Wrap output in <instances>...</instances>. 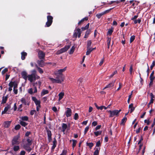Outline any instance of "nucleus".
<instances>
[{
	"label": "nucleus",
	"mask_w": 155,
	"mask_h": 155,
	"mask_svg": "<svg viewBox=\"0 0 155 155\" xmlns=\"http://www.w3.org/2000/svg\"><path fill=\"white\" fill-rule=\"evenodd\" d=\"M67 67H65L63 69H59L56 71L55 74L57 76L56 79L49 78V79L53 83H61L64 81V78L62 73L65 71Z\"/></svg>",
	"instance_id": "obj_1"
},
{
	"label": "nucleus",
	"mask_w": 155,
	"mask_h": 155,
	"mask_svg": "<svg viewBox=\"0 0 155 155\" xmlns=\"http://www.w3.org/2000/svg\"><path fill=\"white\" fill-rule=\"evenodd\" d=\"M40 77L38 75H35L33 74H30L28 75V79L30 82L35 81L36 79H39Z\"/></svg>",
	"instance_id": "obj_2"
},
{
	"label": "nucleus",
	"mask_w": 155,
	"mask_h": 155,
	"mask_svg": "<svg viewBox=\"0 0 155 155\" xmlns=\"http://www.w3.org/2000/svg\"><path fill=\"white\" fill-rule=\"evenodd\" d=\"M120 111L121 110H115L113 111H107L108 112L110 113V117H112L115 115L117 116Z\"/></svg>",
	"instance_id": "obj_3"
},
{
	"label": "nucleus",
	"mask_w": 155,
	"mask_h": 155,
	"mask_svg": "<svg viewBox=\"0 0 155 155\" xmlns=\"http://www.w3.org/2000/svg\"><path fill=\"white\" fill-rule=\"evenodd\" d=\"M19 137L20 136L19 135L15 136L12 141V144L13 145L15 144H19L20 142L19 140Z\"/></svg>",
	"instance_id": "obj_4"
},
{
	"label": "nucleus",
	"mask_w": 155,
	"mask_h": 155,
	"mask_svg": "<svg viewBox=\"0 0 155 155\" xmlns=\"http://www.w3.org/2000/svg\"><path fill=\"white\" fill-rule=\"evenodd\" d=\"M71 46L70 45L65 46L64 48H61L57 52V54H60L64 52L67 51Z\"/></svg>",
	"instance_id": "obj_5"
},
{
	"label": "nucleus",
	"mask_w": 155,
	"mask_h": 155,
	"mask_svg": "<svg viewBox=\"0 0 155 155\" xmlns=\"http://www.w3.org/2000/svg\"><path fill=\"white\" fill-rule=\"evenodd\" d=\"M47 21L46 23V25L47 27L50 26L52 22L53 18L51 16H48L47 17Z\"/></svg>",
	"instance_id": "obj_6"
},
{
	"label": "nucleus",
	"mask_w": 155,
	"mask_h": 155,
	"mask_svg": "<svg viewBox=\"0 0 155 155\" xmlns=\"http://www.w3.org/2000/svg\"><path fill=\"white\" fill-rule=\"evenodd\" d=\"M81 32L80 29H77L75 31V32L73 36L76 38L77 36H78V37L80 38L81 36Z\"/></svg>",
	"instance_id": "obj_7"
},
{
	"label": "nucleus",
	"mask_w": 155,
	"mask_h": 155,
	"mask_svg": "<svg viewBox=\"0 0 155 155\" xmlns=\"http://www.w3.org/2000/svg\"><path fill=\"white\" fill-rule=\"evenodd\" d=\"M65 112V114L67 117H70L71 115L72 111L71 109L69 108H67Z\"/></svg>",
	"instance_id": "obj_8"
},
{
	"label": "nucleus",
	"mask_w": 155,
	"mask_h": 155,
	"mask_svg": "<svg viewBox=\"0 0 155 155\" xmlns=\"http://www.w3.org/2000/svg\"><path fill=\"white\" fill-rule=\"evenodd\" d=\"M111 9L109 10H107L103 12H102L101 13L98 14L96 15V16L98 18H100L102 15L109 12Z\"/></svg>",
	"instance_id": "obj_9"
},
{
	"label": "nucleus",
	"mask_w": 155,
	"mask_h": 155,
	"mask_svg": "<svg viewBox=\"0 0 155 155\" xmlns=\"http://www.w3.org/2000/svg\"><path fill=\"white\" fill-rule=\"evenodd\" d=\"M16 83L15 82H10L8 84V86L9 87L8 88V91H11L12 90V87H14L15 85L16 84Z\"/></svg>",
	"instance_id": "obj_10"
},
{
	"label": "nucleus",
	"mask_w": 155,
	"mask_h": 155,
	"mask_svg": "<svg viewBox=\"0 0 155 155\" xmlns=\"http://www.w3.org/2000/svg\"><path fill=\"white\" fill-rule=\"evenodd\" d=\"M32 99L34 102L36 106H40V101L39 100H38L36 97H32Z\"/></svg>",
	"instance_id": "obj_11"
},
{
	"label": "nucleus",
	"mask_w": 155,
	"mask_h": 155,
	"mask_svg": "<svg viewBox=\"0 0 155 155\" xmlns=\"http://www.w3.org/2000/svg\"><path fill=\"white\" fill-rule=\"evenodd\" d=\"M21 75L22 78L25 81L27 80V77H28V73L27 72L24 71L21 72Z\"/></svg>",
	"instance_id": "obj_12"
},
{
	"label": "nucleus",
	"mask_w": 155,
	"mask_h": 155,
	"mask_svg": "<svg viewBox=\"0 0 155 155\" xmlns=\"http://www.w3.org/2000/svg\"><path fill=\"white\" fill-rule=\"evenodd\" d=\"M115 82V80L112 81V82L109 83L108 84L106 85V86L103 89H104L106 88H110L113 87L114 85V84Z\"/></svg>",
	"instance_id": "obj_13"
},
{
	"label": "nucleus",
	"mask_w": 155,
	"mask_h": 155,
	"mask_svg": "<svg viewBox=\"0 0 155 155\" xmlns=\"http://www.w3.org/2000/svg\"><path fill=\"white\" fill-rule=\"evenodd\" d=\"M38 56L40 59H42L45 57V54L42 51H40L38 53Z\"/></svg>",
	"instance_id": "obj_14"
},
{
	"label": "nucleus",
	"mask_w": 155,
	"mask_h": 155,
	"mask_svg": "<svg viewBox=\"0 0 155 155\" xmlns=\"http://www.w3.org/2000/svg\"><path fill=\"white\" fill-rule=\"evenodd\" d=\"M30 145H31L28 144L24 145L23 147L26 150H27L29 152H30L31 150V148L30 147Z\"/></svg>",
	"instance_id": "obj_15"
},
{
	"label": "nucleus",
	"mask_w": 155,
	"mask_h": 155,
	"mask_svg": "<svg viewBox=\"0 0 155 155\" xmlns=\"http://www.w3.org/2000/svg\"><path fill=\"white\" fill-rule=\"evenodd\" d=\"M129 108L130 109L129 110L130 111V113H132L135 109V107H133V104L132 103L129 106Z\"/></svg>",
	"instance_id": "obj_16"
},
{
	"label": "nucleus",
	"mask_w": 155,
	"mask_h": 155,
	"mask_svg": "<svg viewBox=\"0 0 155 155\" xmlns=\"http://www.w3.org/2000/svg\"><path fill=\"white\" fill-rule=\"evenodd\" d=\"M95 151L94 152V155H98L99 154V151L100 149V147H95L94 149Z\"/></svg>",
	"instance_id": "obj_17"
},
{
	"label": "nucleus",
	"mask_w": 155,
	"mask_h": 155,
	"mask_svg": "<svg viewBox=\"0 0 155 155\" xmlns=\"http://www.w3.org/2000/svg\"><path fill=\"white\" fill-rule=\"evenodd\" d=\"M11 123V121H7L5 122L4 124V126L5 127H8L10 124Z\"/></svg>",
	"instance_id": "obj_18"
},
{
	"label": "nucleus",
	"mask_w": 155,
	"mask_h": 155,
	"mask_svg": "<svg viewBox=\"0 0 155 155\" xmlns=\"http://www.w3.org/2000/svg\"><path fill=\"white\" fill-rule=\"evenodd\" d=\"M62 131L64 132L65 130L66 129L67 127V125L66 124L63 123L62 125Z\"/></svg>",
	"instance_id": "obj_19"
},
{
	"label": "nucleus",
	"mask_w": 155,
	"mask_h": 155,
	"mask_svg": "<svg viewBox=\"0 0 155 155\" xmlns=\"http://www.w3.org/2000/svg\"><path fill=\"white\" fill-rule=\"evenodd\" d=\"M38 63L39 65L41 67H43L44 66V61L42 60L38 61Z\"/></svg>",
	"instance_id": "obj_20"
},
{
	"label": "nucleus",
	"mask_w": 155,
	"mask_h": 155,
	"mask_svg": "<svg viewBox=\"0 0 155 155\" xmlns=\"http://www.w3.org/2000/svg\"><path fill=\"white\" fill-rule=\"evenodd\" d=\"M64 96V93L63 92H61L60 93L58 94V96L59 97V100L60 101L61 99Z\"/></svg>",
	"instance_id": "obj_21"
},
{
	"label": "nucleus",
	"mask_w": 155,
	"mask_h": 155,
	"mask_svg": "<svg viewBox=\"0 0 155 155\" xmlns=\"http://www.w3.org/2000/svg\"><path fill=\"white\" fill-rule=\"evenodd\" d=\"M7 99L8 96L7 95L3 97H2V103L3 104L5 103L7 101Z\"/></svg>",
	"instance_id": "obj_22"
},
{
	"label": "nucleus",
	"mask_w": 155,
	"mask_h": 155,
	"mask_svg": "<svg viewBox=\"0 0 155 155\" xmlns=\"http://www.w3.org/2000/svg\"><path fill=\"white\" fill-rule=\"evenodd\" d=\"M47 134L48 137V139L49 140H51V133L50 130H47Z\"/></svg>",
	"instance_id": "obj_23"
},
{
	"label": "nucleus",
	"mask_w": 155,
	"mask_h": 155,
	"mask_svg": "<svg viewBox=\"0 0 155 155\" xmlns=\"http://www.w3.org/2000/svg\"><path fill=\"white\" fill-rule=\"evenodd\" d=\"M17 85H18L16 83L15 84V85L14 86V87L13 89V91L15 94H17L18 93V90L16 89L17 87Z\"/></svg>",
	"instance_id": "obj_24"
},
{
	"label": "nucleus",
	"mask_w": 155,
	"mask_h": 155,
	"mask_svg": "<svg viewBox=\"0 0 155 155\" xmlns=\"http://www.w3.org/2000/svg\"><path fill=\"white\" fill-rule=\"evenodd\" d=\"M53 145L51 147L52 151H53L55 147H56V141L54 140L53 142Z\"/></svg>",
	"instance_id": "obj_25"
},
{
	"label": "nucleus",
	"mask_w": 155,
	"mask_h": 155,
	"mask_svg": "<svg viewBox=\"0 0 155 155\" xmlns=\"http://www.w3.org/2000/svg\"><path fill=\"white\" fill-rule=\"evenodd\" d=\"M27 54L25 52H22L21 53V58L22 60H24L25 58V57L27 55Z\"/></svg>",
	"instance_id": "obj_26"
},
{
	"label": "nucleus",
	"mask_w": 155,
	"mask_h": 155,
	"mask_svg": "<svg viewBox=\"0 0 155 155\" xmlns=\"http://www.w3.org/2000/svg\"><path fill=\"white\" fill-rule=\"evenodd\" d=\"M127 120V118L126 117H124L121 120L120 124L124 125Z\"/></svg>",
	"instance_id": "obj_27"
},
{
	"label": "nucleus",
	"mask_w": 155,
	"mask_h": 155,
	"mask_svg": "<svg viewBox=\"0 0 155 155\" xmlns=\"http://www.w3.org/2000/svg\"><path fill=\"white\" fill-rule=\"evenodd\" d=\"M93 50L91 48H87V50L86 52V55H88L90 54V53Z\"/></svg>",
	"instance_id": "obj_28"
},
{
	"label": "nucleus",
	"mask_w": 155,
	"mask_h": 155,
	"mask_svg": "<svg viewBox=\"0 0 155 155\" xmlns=\"http://www.w3.org/2000/svg\"><path fill=\"white\" fill-rule=\"evenodd\" d=\"M9 108V107L8 106L5 107L4 110L2 112V114H3L5 113Z\"/></svg>",
	"instance_id": "obj_29"
},
{
	"label": "nucleus",
	"mask_w": 155,
	"mask_h": 155,
	"mask_svg": "<svg viewBox=\"0 0 155 155\" xmlns=\"http://www.w3.org/2000/svg\"><path fill=\"white\" fill-rule=\"evenodd\" d=\"M75 49V47L73 46L72 47L70 50L69 51V53L70 54H71L74 52Z\"/></svg>",
	"instance_id": "obj_30"
},
{
	"label": "nucleus",
	"mask_w": 155,
	"mask_h": 155,
	"mask_svg": "<svg viewBox=\"0 0 155 155\" xmlns=\"http://www.w3.org/2000/svg\"><path fill=\"white\" fill-rule=\"evenodd\" d=\"M86 145L88 146L90 149H91L94 145V144L92 143H87Z\"/></svg>",
	"instance_id": "obj_31"
},
{
	"label": "nucleus",
	"mask_w": 155,
	"mask_h": 155,
	"mask_svg": "<svg viewBox=\"0 0 155 155\" xmlns=\"http://www.w3.org/2000/svg\"><path fill=\"white\" fill-rule=\"evenodd\" d=\"M21 102H22V103L23 104H24L25 105H26L27 104L28 105L29 104V103H27L26 102V100L25 99V98H22L21 99Z\"/></svg>",
	"instance_id": "obj_32"
},
{
	"label": "nucleus",
	"mask_w": 155,
	"mask_h": 155,
	"mask_svg": "<svg viewBox=\"0 0 155 155\" xmlns=\"http://www.w3.org/2000/svg\"><path fill=\"white\" fill-rule=\"evenodd\" d=\"M89 23H88L85 26V27H82L81 28V29L82 31H84L86 29H87L89 27Z\"/></svg>",
	"instance_id": "obj_33"
},
{
	"label": "nucleus",
	"mask_w": 155,
	"mask_h": 155,
	"mask_svg": "<svg viewBox=\"0 0 155 155\" xmlns=\"http://www.w3.org/2000/svg\"><path fill=\"white\" fill-rule=\"evenodd\" d=\"M102 132V131H99L97 132H94V133L96 136H97L98 135H100L101 134Z\"/></svg>",
	"instance_id": "obj_34"
},
{
	"label": "nucleus",
	"mask_w": 155,
	"mask_h": 155,
	"mask_svg": "<svg viewBox=\"0 0 155 155\" xmlns=\"http://www.w3.org/2000/svg\"><path fill=\"white\" fill-rule=\"evenodd\" d=\"M71 141V140H70V141ZM72 141L73 142V144H72V147H73V148L74 147L76 146V144L77 143V140H72Z\"/></svg>",
	"instance_id": "obj_35"
},
{
	"label": "nucleus",
	"mask_w": 155,
	"mask_h": 155,
	"mask_svg": "<svg viewBox=\"0 0 155 155\" xmlns=\"http://www.w3.org/2000/svg\"><path fill=\"white\" fill-rule=\"evenodd\" d=\"M48 91L47 90H43L41 92V95H44L45 94H48Z\"/></svg>",
	"instance_id": "obj_36"
},
{
	"label": "nucleus",
	"mask_w": 155,
	"mask_h": 155,
	"mask_svg": "<svg viewBox=\"0 0 155 155\" xmlns=\"http://www.w3.org/2000/svg\"><path fill=\"white\" fill-rule=\"evenodd\" d=\"M113 31V29L112 28H111L110 29H109L108 30V32H107V35H111L112 34V33Z\"/></svg>",
	"instance_id": "obj_37"
},
{
	"label": "nucleus",
	"mask_w": 155,
	"mask_h": 155,
	"mask_svg": "<svg viewBox=\"0 0 155 155\" xmlns=\"http://www.w3.org/2000/svg\"><path fill=\"white\" fill-rule=\"evenodd\" d=\"M22 120L27 121L28 120V117L27 116L21 117L20 118Z\"/></svg>",
	"instance_id": "obj_38"
},
{
	"label": "nucleus",
	"mask_w": 155,
	"mask_h": 155,
	"mask_svg": "<svg viewBox=\"0 0 155 155\" xmlns=\"http://www.w3.org/2000/svg\"><path fill=\"white\" fill-rule=\"evenodd\" d=\"M19 149V147L18 146H15L13 147V150L14 151H17Z\"/></svg>",
	"instance_id": "obj_39"
},
{
	"label": "nucleus",
	"mask_w": 155,
	"mask_h": 155,
	"mask_svg": "<svg viewBox=\"0 0 155 155\" xmlns=\"http://www.w3.org/2000/svg\"><path fill=\"white\" fill-rule=\"evenodd\" d=\"M20 124L23 126L25 127L27 125V123L23 121H20Z\"/></svg>",
	"instance_id": "obj_40"
},
{
	"label": "nucleus",
	"mask_w": 155,
	"mask_h": 155,
	"mask_svg": "<svg viewBox=\"0 0 155 155\" xmlns=\"http://www.w3.org/2000/svg\"><path fill=\"white\" fill-rule=\"evenodd\" d=\"M8 71V69L7 68H5L2 71V74H4L6 72Z\"/></svg>",
	"instance_id": "obj_41"
},
{
	"label": "nucleus",
	"mask_w": 155,
	"mask_h": 155,
	"mask_svg": "<svg viewBox=\"0 0 155 155\" xmlns=\"http://www.w3.org/2000/svg\"><path fill=\"white\" fill-rule=\"evenodd\" d=\"M135 39V36H131L130 39V43H131Z\"/></svg>",
	"instance_id": "obj_42"
},
{
	"label": "nucleus",
	"mask_w": 155,
	"mask_h": 155,
	"mask_svg": "<svg viewBox=\"0 0 155 155\" xmlns=\"http://www.w3.org/2000/svg\"><path fill=\"white\" fill-rule=\"evenodd\" d=\"M154 66H155V60L153 61L152 64L150 67L151 69H152Z\"/></svg>",
	"instance_id": "obj_43"
},
{
	"label": "nucleus",
	"mask_w": 155,
	"mask_h": 155,
	"mask_svg": "<svg viewBox=\"0 0 155 155\" xmlns=\"http://www.w3.org/2000/svg\"><path fill=\"white\" fill-rule=\"evenodd\" d=\"M104 61V58L101 59V60L100 62L99 63V65L100 66H101L103 63Z\"/></svg>",
	"instance_id": "obj_44"
},
{
	"label": "nucleus",
	"mask_w": 155,
	"mask_h": 155,
	"mask_svg": "<svg viewBox=\"0 0 155 155\" xmlns=\"http://www.w3.org/2000/svg\"><path fill=\"white\" fill-rule=\"evenodd\" d=\"M135 24H137V23H140L141 22V20L140 19H138L137 20H135L134 21Z\"/></svg>",
	"instance_id": "obj_45"
},
{
	"label": "nucleus",
	"mask_w": 155,
	"mask_h": 155,
	"mask_svg": "<svg viewBox=\"0 0 155 155\" xmlns=\"http://www.w3.org/2000/svg\"><path fill=\"white\" fill-rule=\"evenodd\" d=\"M91 44V41H89L87 42V48H90Z\"/></svg>",
	"instance_id": "obj_46"
},
{
	"label": "nucleus",
	"mask_w": 155,
	"mask_h": 155,
	"mask_svg": "<svg viewBox=\"0 0 155 155\" xmlns=\"http://www.w3.org/2000/svg\"><path fill=\"white\" fill-rule=\"evenodd\" d=\"M111 38H108L107 40V45H110Z\"/></svg>",
	"instance_id": "obj_47"
},
{
	"label": "nucleus",
	"mask_w": 155,
	"mask_h": 155,
	"mask_svg": "<svg viewBox=\"0 0 155 155\" xmlns=\"http://www.w3.org/2000/svg\"><path fill=\"white\" fill-rule=\"evenodd\" d=\"M117 73V71H115L113 72L110 76H109V78H112L113 76L115 74H116Z\"/></svg>",
	"instance_id": "obj_48"
},
{
	"label": "nucleus",
	"mask_w": 155,
	"mask_h": 155,
	"mask_svg": "<svg viewBox=\"0 0 155 155\" xmlns=\"http://www.w3.org/2000/svg\"><path fill=\"white\" fill-rule=\"evenodd\" d=\"M67 152V150H63L62 153L60 154V155H66Z\"/></svg>",
	"instance_id": "obj_49"
},
{
	"label": "nucleus",
	"mask_w": 155,
	"mask_h": 155,
	"mask_svg": "<svg viewBox=\"0 0 155 155\" xmlns=\"http://www.w3.org/2000/svg\"><path fill=\"white\" fill-rule=\"evenodd\" d=\"M101 145L100 141H98L96 143V147H99Z\"/></svg>",
	"instance_id": "obj_50"
},
{
	"label": "nucleus",
	"mask_w": 155,
	"mask_h": 155,
	"mask_svg": "<svg viewBox=\"0 0 155 155\" xmlns=\"http://www.w3.org/2000/svg\"><path fill=\"white\" fill-rule=\"evenodd\" d=\"M78 114L76 113H75L74 114V119L75 120H76L78 118Z\"/></svg>",
	"instance_id": "obj_51"
},
{
	"label": "nucleus",
	"mask_w": 155,
	"mask_h": 155,
	"mask_svg": "<svg viewBox=\"0 0 155 155\" xmlns=\"http://www.w3.org/2000/svg\"><path fill=\"white\" fill-rule=\"evenodd\" d=\"M38 72L40 73V74H42L43 73V71L42 69H41L40 68H38Z\"/></svg>",
	"instance_id": "obj_52"
},
{
	"label": "nucleus",
	"mask_w": 155,
	"mask_h": 155,
	"mask_svg": "<svg viewBox=\"0 0 155 155\" xmlns=\"http://www.w3.org/2000/svg\"><path fill=\"white\" fill-rule=\"evenodd\" d=\"M20 126L18 124L15 126V128L16 130H18L20 128Z\"/></svg>",
	"instance_id": "obj_53"
},
{
	"label": "nucleus",
	"mask_w": 155,
	"mask_h": 155,
	"mask_svg": "<svg viewBox=\"0 0 155 155\" xmlns=\"http://www.w3.org/2000/svg\"><path fill=\"white\" fill-rule=\"evenodd\" d=\"M27 141L28 143V144L31 145L32 143L31 140L29 138H28L27 139Z\"/></svg>",
	"instance_id": "obj_54"
},
{
	"label": "nucleus",
	"mask_w": 155,
	"mask_h": 155,
	"mask_svg": "<svg viewBox=\"0 0 155 155\" xmlns=\"http://www.w3.org/2000/svg\"><path fill=\"white\" fill-rule=\"evenodd\" d=\"M28 92L29 93L32 94H33V90L32 88H30L28 90Z\"/></svg>",
	"instance_id": "obj_55"
},
{
	"label": "nucleus",
	"mask_w": 155,
	"mask_h": 155,
	"mask_svg": "<svg viewBox=\"0 0 155 155\" xmlns=\"http://www.w3.org/2000/svg\"><path fill=\"white\" fill-rule=\"evenodd\" d=\"M89 127L88 126L84 130V134H85L88 131V130L89 129Z\"/></svg>",
	"instance_id": "obj_56"
},
{
	"label": "nucleus",
	"mask_w": 155,
	"mask_h": 155,
	"mask_svg": "<svg viewBox=\"0 0 155 155\" xmlns=\"http://www.w3.org/2000/svg\"><path fill=\"white\" fill-rule=\"evenodd\" d=\"M155 77L154 76H150V81H153Z\"/></svg>",
	"instance_id": "obj_57"
},
{
	"label": "nucleus",
	"mask_w": 155,
	"mask_h": 155,
	"mask_svg": "<svg viewBox=\"0 0 155 155\" xmlns=\"http://www.w3.org/2000/svg\"><path fill=\"white\" fill-rule=\"evenodd\" d=\"M36 71L35 70H34L31 71L32 74H33L35 75H37L36 74Z\"/></svg>",
	"instance_id": "obj_58"
},
{
	"label": "nucleus",
	"mask_w": 155,
	"mask_h": 155,
	"mask_svg": "<svg viewBox=\"0 0 155 155\" xmlns=\"http://www.w3.org/2000/svg\"><path fill=\"white\" fill-rule=\"evenodd\" d=\"M25 152L24 150L21 151L20 153V155H25Z\"/></svg>",
	"instance_id": "obj_59"
},
{
	"label": "nucleus",
	"mask_w": 155,
	"mask_h": 155,
	"mask_svg": "<svg viewBox=\"0 0 155 155\" xmlns=\"http://www.w3.org/2000/svg\"><path fill=\"white\" fill-rule=\"evenodd\" d=\"M92 125L94 126H96L97 124V122L96 121H93L92 123Z\"/></svg>",
	"instance_id": "obj_60"
},
{
	"label": "nucleus",
	"mask_w": 155,
	"mask_h": 155,
	"mask_svg": "<svg viewBox=\"0 0 155 155\" xmlns=\"http://www.w3.org/2000/svg\"><path fill=\"white\" fill-rule=\"evenodd\" d=\"M145 123H146L147 125H149L150 123V121L149 120H145L144 121Z\"/></svg>",
	"instance_id": "obj_61"
},
{
	"label": "nucleus",
	"mask_w": 155,
	"mask_h": 155,
	"mask_svg": "<svg viewBox=\"0 0 155 155\" xmlns=\"http://www.w3.org/2000/svg\"><path fill=\"white\" fill-rule=\"evenodd\" d=\"M36 112V111L35 110H32L30 112V114L31 115H33Z\"/></svg>",
	"instance_id": "obj_62"
},
{
	"label": "nucleus",
	"mask_w": 155,
	"mask_h": 155,
	"mask_svg": "<svg viewBox=\"0 0 155 155\" xmlns=\"http://www.w3.org/2000/svg\"><path fill=\"white\" fill-rule=\"evenodd\" d=\"M130 74H131L132 73V71H133V68L132 66H131L130 68Z\"/></svg>",
	"instance_id": "obj_63"
},
{
	"label": "nucleus",
	"mask_w": 155,
	"mask_h": 155,
	"mask_svg": "<svg viewBox=\"0 0 155 155\" xmlns=\"http://www.w3.org/2000/svg\"><path fill=\"white\" fill-rule=\"evenodd\" d=\"M52 110L54 112H56L57 111V108L55 107H52Z\"/></svg>",
	"instance_id": "obj_64"
}]
</instances>
